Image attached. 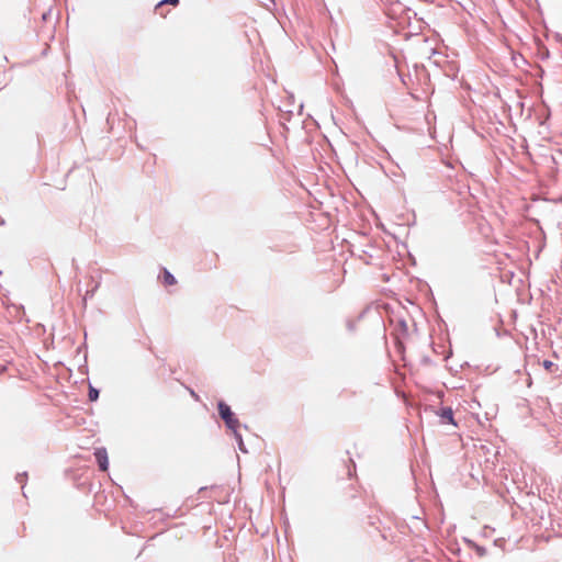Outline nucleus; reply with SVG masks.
<instances>
[{"mask_svg":"<svg viewBox=\"0 0 562 562\" xmlns=\"http://www.w3.org/2000/svg\"><path fill=\"white\" fill-rule=\"evenodd\" d=\"M218 413L221 417L224 419L225 424L228 426V428L233 430L237 429V427L239 426V422L237 418L234 417V414L228 405L221 402L218 404Z\"/></svg>","mask_w":562,"mask_h":562,"instance_id":"1","label":"nucleus"},{"mask_svg":"<svg viewBox=\"0 0 562 562\" xmlns=\"http://www.w3.org/2000/svg\"><path fill=\"white\" fill-rule=\"evenodd\" d=\"M88 396L91 402H94L99 397V391L90 386Z\"/></svg>","mask_w":562,"mask_h":562,"instance_id":"6","label":"nucleus"},{"mask_svg":"<svg viewBox=\"0 0 562 562\" xmlns=\"http://www.w3.org/2000/svg\"><path fill=\"white\" fill-rule=\"evenodd\" d=\"M164 283L166 285H173L177 283L176 278L166 269L164 270Z\"/></svg>","mask_w":562,"mask_h":562,"instance_id":"5","label":"nucleus"},{"mask_svg":"<svg viewBox=\"0 0 562 562\" xmlns=\"http://www.w3.org/2000/svg\"><path fill=\"white\" fill-rule=\"evenodd\" d=\"M179 3V0H162L156 5V12H158L160 15L165 16V13L161 11L165 4H172L177 5Z\"/></svg>","mask_w":562,"mask_h":562,"instance_id":"4","label":"nucleus"},{"mask_svg":"<svg viewBox=\"0 0 562 562\" xmlns=\"http://www.w3.org/2000/svg\"><path fill=\"white\" fill-rule=\"evenodd\" d=\"M439 416L446 420L447 423L453 425V426H457V423L453 418V411L451 407H443L441 408L440 413H439Z\"/></svg>","mask_w":562,"mask_h":562,"instance_id":"3","label":"nucleus"},{"mask_svg":"<svg viewBox=\"0 0 562 562\" xmlns=\"http://www.w3.org/2000/svg\"><path fill=\"white\" fill-rule=\"evenodd\" d=\"M94 457L101 471H106L109 467V458L105 448H98L94 451Z\"/></svg>","mask_w":562,"mask_h":562,"instance_id":"2","label":"nucleus"},{"mask_svg":"<svg viewBox=\"0 0 562 562\" xmlns=\"http://www.w3.org/2000/svg\"><path fill=\"white\" fill-rule=\"evenodd\" d=\"M272 3L274 2V0H270Z\"/></svg>","mask_w":562,"mask_h":562,"instance_id":"8","label":"nucleus"},{"mask_svg":"<svg viewBox=\"0 0 562 562\" xmlns=\"http://www.w3.org/2000/svg\"><path fill=\"white\" fill-rule=\"evenodd\" d=\"M542 364H543L544 369L548 371H551L552 367L554 366V363L550 360H544Z\"/></svg>","mask_w":562,"mask_h":562,"instance_id":"7","label":"nucleus"}]
</instances>
